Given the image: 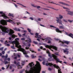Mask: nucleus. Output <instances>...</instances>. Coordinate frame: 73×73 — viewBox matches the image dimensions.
Segmentation results:
<instances>
[{
	"label": "nucleus",
	"mask_w": 73,
	"mask_h": 73,
	"mask_svg": "<svg viewBox=\"0 0 73 73\" xmlns=\"http://www.w3.org/2000/svg\"><path fill=\"white\" fill-rule=\"evenodd\" d=\"M55 55L56 56H59V54H58V52H56L54 53Z\"/></svg>",
	"instance_id": "27"
},
{
	"label": "nucleus",
	"mask_w": 73,
	"mask_h": 73,
	"mask_svg": "<svg viewBox=\"0 0 73 73\" xmlns=\"http://www.w3.org/2000/svg\"><path fill=\"white\" fill-rule=\"evenodd\" d=\"M15 41H12L11 40L9 41V42H7V40L5 42V44H7V43H9V44H13V45H14V44L15 45V47L17 48H19V45L20 44V43L19 42V38H17L15 39Z\"/></svg>",
	"instance_id": "5"
},
{
	"label": "nucleus",
	"mask_w": 73,
	"mask_h": 73,
	"mask_svg": "<svg viewBox=\"0 0 73 73\" xmlns=\"http://www.w3.org/2000/svg\"><path fill=\"white\" fill-rule=\"evenodd\" d=\"M18 48H19L17 50L18 51H21L23 52L24 54H25V57H29L28 55L26 54H27V52L23 48H21V45L18 46V47H17Z\"/></svg>",
	"instance_id": "7"
},
{
	"label": "nucleus",
	"mask_w": 73,
	"mask_h": 73,
	"mask_svg": "<svg viewBox=\"0 0 73 73\" xmlns=\"http://www.w3.org/2000/svg\"><path fill=\"white\" fill-rule=\"evenodd\" d=\"M24 70H25L24 69H23L21 71H20V73H23V72H24Z\"/></svg>",
	"instance_id": "29"
},
{
	"label": "nucleus",
	"mask_w": 73,
	"mask_h": 73,
	"mask_svg": "<svg viewBox=\"0 0 73 73\" xmlns=\"http://www.w3.org/2000/svg\"><path fill=\"white\" fill-rule=\"evenodd\" d=\"M17 4H19V5H22V6H23V7H25V8H27V7H26V6L20 4V3H17Z\"/></svg>",
	"instance_id": "22"
},
{
	"label": "nucleus",
	"mask_w": 73,
	"mask_h": 73,
	"mask_svg": "<svg viewBox=\"0 0 73 73\" xmlns=\"http://www.w3.org/2000/svg\"><path fill=\"white\" fill-rule=\"evenodd\" d=\"M50 8H51V9H54V10H55L56 11H58V9H54L52 7H49Z\"/></svg>",
	"instance_id": "32"
},
{
	"label": "nucleus",
	"mask_w": 73,
	"mask_h": 73,
	"mask_svg": "<svg viewBox=\"0 0 73 73\" xmlns=\"http://www.w3.org/2000/svg\"><path fill=\"white\" fill-rule=\"evenodd\" d=\"M58 3H59V4H62V5H64V3L63 2H58Z\"/></svg>",
	"instance_id": "24"
},
{
	"label": "nucleus",
	"mask_w": 73,
	"mask_h": 73,
	"mask_svg": "<svg viewBox=\"0 0 73 73\" xmlns=\"http://www.w3.org/2000/svg\"><path fill=\"white\" fill-rule=\"evenodd\" d=\"M7 60L8 61H9L10 60H11L10 58H8L7 59Z\"/></svg>",
	"instance_id": "47"
},
{
	"label": "nucleus",
	"mask_w": 73,
	"mask_h": 73,
	"mask_svg": "<svg viewBox=\"0 0 73 73\" xmlns=\"http://www.w3.org/2000/svg\"><path fill=\"white\" fill-rule=\"evenodd\" d=\"M29 19H30L31 20H33V18L32 17H30L29 18Z\"/></svg>",
	"instance_id": "44"
},
{
	"label": "nucleus",
	"mask_w": 73,
	"mask_h": 73,
	"mask_svg": "<svg viewBox=\"0 0 73 73\" xmlns=\"http://www.w3.org/2000/svg\"><path fill=\"white\" fill-rule=\"evenodd\" d=\"M38 61H40V62H41L42 61V60H41V59H40V58L38 59Z\"/></svg>",
	"instance_id": "49"
},
{
	"label": "nucleus",
	"mask_w": 73,
	"mask_h": 73,
	"mask_svg": "<svg viewBox=\"0 0 73 73\" xmlns=\"http://www.w3.org/2000/svg\"><path fill=\"white\" fill-rule=\"evenodd\" d=\"M18 35L19 36V37H21V35L19 33H18Z\"/></svg>",
	"instance_id": "45"
},
{
	"label": "nucleus",
	"mask_w": 73,
	"mask_h": 73,
	"mask_svg": "<svg viewBox=\"0 0 73 73\" xmlns=\"http://www.w3.org/2000/svg\"><path fill=\"white\" fill-rule=\"evenodd\" d=\"M11 48H12V49H15V46H11Z\"/></svg>",
	"instance_id": "33"
},
{
	"label": "nucleus",
	"mask_w": 73,
	"mask_h": 73,
	"mask_svg": "<svg viewBox=\"0 0 73 73\" xmlns=\"http://www.w3.org/2000/svg\"><path fill=\"white\" fill-rule=\"evenodd\" d=\"M69 50L68 48H66L64 50V53H65V54H68L69 53V51L68 50Z\"/></svg>",
	"instance_id": "15"
},
{
	"label": "nucleus",
	"mask_w": 73,
	"mask_h": 73,
	"mask_svg": "<svg viewBox=\"0 0 73 73\" xmlns=\"http://www.w3.org/2000/svg\"><path fill=\"white\" fill-rule=\"evenodd\" d=\"M17 30H18L17 31H20V29H18Z\"/></svg>",
	"instance_id": "62"
},
{
	"label": "nucleus",
	"mask_w": 73,
	"mask_h": 73,
	"mask_svg": "<svg viewBox=\"0 0 73 73\" xmlns=\"http://www.w3.org/2000/svg\"><path fill=\"white\" fill-rule=\"evenodd\" d=\"M35 35L36 36H37V37L35 36V37H36V38H40L41 39V38H40V37H38V34L36 33L35 34Z\"/></svg>",
	"instance_id": "18"
},
{
	"label": "nucleus",
	"mask_w": 73,
	"mask_h": 73,
	"mask_svg": "<svg viewBox=\"0 0 73 73\" xmlns=\"http://www.w3.org/2000/svg\"><path fill=\"white\" fill-rule=\"evenodd\" d=\"M27 30L29 32L31 33V29H28Z\"/></svg>",
	"instance_id": "37"
},
{
	"label": "nucleus",
	"mask_w": 73,
	"mask_h": 73,
	"mask_svg": "<svg viewBox=\"0 0 73 73\" xmlns=\"http://www.w3.org/2000/svg\"><path fill=\"white\" fill-rule=\"evenodd\" d=\"M36 64L35 65L36 67H37L38 69H35L33 70V68H35L34 67V64L32 62L29 63V64L30 67H31L30 70L29 71H25V73H40L41 71V66L40 64V63L38 61H36Z\"/></svg>",
	"instance_id": "1"
},
{
	"label": "nucleus",
	"mask_w": 73,
	"mask_h": 73,
	"mask_svg": "<svg viewBox=\"0 0 73 73\" xmlns=\"http://www.w3.org/2000/svg\"><path fill=\"white\" fill-rule=\"evenodd\" d=\"M33 42L34 43V44H38V43H37V42L36 41H33Z\"/></svg>",
	"instance_id": "34"
},
{
	"label": "nucleus",
	"mask_w": 73,
	"mask_h": 73,
	"mask_svg": "<svg viewBox=\"0 0 73 73\" xmlns=\"http://www.w3.org/2000/svg\"><path fill=\"white\" fill-rule=\"evenodd\" d=\"M29 40H25V41H27V42H28V41L29 42H31L32 41H31V39L30 38L29 39Z\"/></svg>",
	"instance_id": "23"
},
{
	"label": "nucleus",
	"mask_w": 73,
	"mask_h": 73,
	"mask_svg": "<svg viewBox=\"0 0 73 73\" xmlns=\"http://www.w3.org/2000/svg\"><path fill=\"white\" fill-rule=\"evenodd\" d=\"M30 51H31V52H32V53H34V52H35V53H36V52H35L33 50H30Z\"/></svg>",
	"instance_id": "41"
},
{
	"label": "nucleus",
	"mask_w": 73,
	"mask_h": 73,
	"mask_svg": "<svg viewBox=\"0 0 73 73\" xmlns=\"http://www.w3.org/2000/svg\"><path fill=\"white\" fill-rule=\"evenodd\" d=\"M31 57L32 58H36V56H34V55L33 54H32L31 55Z\"/></svg>",
	"instance_id": "26"
},
{
	"label": "nucleus",
	"mask_w": 73,
	"mask_h": 73,
	"mask_svg": "<svg viewBox=\"0 0 73 73\" xmlns=\"http://www.w3.org/2000/svg\"><path fill=\"white\" fill-rule=\"evenodd\" d=\"M40 26H41V27H46L44 25H41V24H40Z\"/></svg>",
	"instance_id": "43"
},
{
	"label": "nucleus",
	"mask_w": 73,
	"mask_h": 73,
	"mask_svg": "<svg viewBox=\"0 0 73 73\" xmlns=\"http://www.w3.org/2000/svg\"><path fill=\"white\" fill-rule=\"evenodd\" d=\"M48 70H52V69H51L50 68H49Z\"/></svg>",
	"instance_id": "63"
},
{
	"label": "nucleus",
	"mask_w": 73,
	"mask_h": 73,
	"mask_svg": "<svg viewBox=\"0 0 73 73\" xmlns=\"http://www.w3.org/2000/svg\"><path fill=\"white\" fill-rule=\"evenodd\" d=\"M3 49H4L3 47H2L0 48V50H3Z\"/></svg>",
	"instance_id": "40"
},
{
	"label": "nucleus",
	"mask_w": 73,
	"mask_h": 73,
	"mask_svg": "<svg viewBox=\"0 0 73 73\" xmlns=\"http://www.w3.org/2000/svg\"><path fill=\"white\" fill-rule=\"evenodd\" d=\"M56 21L57 22V23H59V24L62 25V22L61 20V19L63 18V16L61 15H59V17H56Z\"/></svg>",
	"instance_id": "8"
},
{
	"label": "nucleus",
	"mask_w": 73,
	"mask_h": 73,
	"mask_svg": "<svg viewBox=\"0 0 73 73\" xmlns=\"http://www.w3.org/2000/svg\"><path fill=\"white\" fill-rule=\"evenodd\" d=\"M23 19H27V17H23Z\"/></svg>",
	"instance_id": "53"
},
{
	"label": "nucleus",
	"mask_w": 73,
	"mask_h": 73,
	"mask_svg": "<svg viewBox=\"0 0 73 73\" xmlns=\"http://www.w3.org/2000/svg\"><path fill=\"white\" fill-rule=\"evenodd\" d=\"M9 16H12L13 17V14L9 13Z\"/></svg>",
	"instance_id": "21"
},
{
	"label": "nucleus",
	"mask_w": 73,
	"mask_h": 73,
	"mask_svg": "<svg viewBox=\"0 0 73 73\" xmlns=\"http://www.w3.org/2000/svg\"><path fill=\"white\" fill-rule=\"evenodd\" d=\"M45 47H46V48H49L52 51V52H53V50H52L51 49V48H53V49H54L55 50H57L58 49V48L57 47L53 46H49L48 45H46L45 46Z\"/></svg>",
	"instance_id": "9"
},
{
	"label": "nucleus",
	"mask_w": 73,
	"mask_h": 73,
	"mask_svg": "<svg viewBox=\"0 0 73 73\" xmlns=\"http://www.w3.org/2000/svg\"><path fill=\"white\" fill-rule=\"evenodd\" d=\"M9 64L8 66H6L7 68L6 69H8V68H9Z\"/></svg>",
	"instance_id": "48"
},
{
	"label": "nucleus",
	"mask_w": 73,
	"mask_h": 73,
	"mask_svg": "<svg viewBox=\"0 0 73 73\" xmlns=\"http://www.w3.org/2000/svg\"><path fill=\"white\" fill-rule=\"evenodd\" d=\"M59 28L60 29H64V26H60Z\"/></svg>",
	"instance_id": "25"
},
{
	"label": "nucleus",
	"mask_w": 73,
	"mask_h": 73,
	"mask_svg": "<svg viewBox=\"0 0 73 73\" xmlns=\"http://www.w3.org/2000/svg\"><path fill=\"white\" fill-rule=\"evenodd\" d=\"M7 22L10 23H11L13 25H15V24L17 23V25H19L21 24V23H15L13 20H12L11 19H9V20H7V21H5V20H2L0 21V23L3 25H7Z\"/></svg>",
	"instance_id": "4"
},
{
	"label": "nucleus",
	"mask_w": 73,
	"mask_h": 73,
	"mask_svg": "<svg viewBox=\"0 0 73 73\" xmlns=\"http://www.w3.org/2000/svg\"><path fill=\"white\" fill-rule=\"evenodd\" d=\"M36 7H37V8H40V6H36Z\"/></svg>",
	"instance_id": "50"
},
{
	"label": "nucleus",
	"mask_w": 73,
	"mask_h": 73,
	"mask_svg": "<svg viewBox=\"0 0 73 73\" xmlns=\"http://www.w3.org/2000/svg\"><path fill=\"white\" fill-rule=\"evenodd\" d=\"M64 46H66V47H68V46H67V45H64Z\"/></svg>",
	"instance_id": "59"
},
{
	"label": "nucleus",
	"mask_w": 73,
	"mask_h": 73,
	"mask_svg": "<svg viewBox=\"0 0 73 73\" xmlns=\"http://www.w3.org/2000/svg\"><path fill=\"white\" fill-rule=\"evenodd\" d=\"M68 21L70 22V23H72V22H73V20H70L69 19L68 20Z\"/></svg>",
	"instance_id": "35"
},
{
	"label": "nucleus",
	"mask_w": 73,
	"mask_h": 73,
	"mask_svg": "<svg viewBox=\"0 0 73 73\" xmlns=\"http://www.w3.org/2000/svg\"><path fill=\"white\" fill-rule=\"evenodd\" d=\"M2 58H4V57H5V58L4 59V60L6 61V60H7V58H8V54H6V56H5L3 55L1 56Z\"/></svg>",
	"instance_id": "16"
},
{
	"label": "nucleus",
	"mask_w": 73,
	"mask_h": 73,
	"mask_svg": "<svg viewBox=\"0 0 73 73\" xmlns=\"http://www.w3.org/2000/svg\"><path fill=\"white\" fill-rule=\"evenodd\" d=\"M29 48V47H25L26 49H28Z\"/></svg>",
	"instance_id": "54"
},
{
	"label": "nucleus",
	"mask_w": 73,
	"mask_h": 73,
	"mask_svg": "<svg viewBox=\"0 0 73 73\" xmlns=\"http://www.w3.org/2000/svg\"><path fill=\"white\" fill-rule=\"evenodd\" d=\"M45 62H42V64L44 65H45Z\"/></svg>",
	"instance_id": "64"
},
{
	"label": "nucleus",
	"mask_w": 73,
	"mask_h": 73,
	"mask_svg": "<svg viewBox=\"0 0 73 73\" xmlns=\"http://www.w3.org/2000/svg\"><path fill=\"white\" fill-rule=\"evenodd\" d=\"M42 40H49V38H45L44 39L42 38Z\"/></svg>",
	"instance_id": "20"
},
{
	"label": "nucleus",
	"mask_w": 73,
	"mask_h": 73,
	"mask_svg": "<svg viewBox=\"0 0 73 73\" xmlns=\"http://www.w3.org/2000/svg\"><path fill=\"white\" fill-rule=\"evenodd\" d=\"M0 29H1L3 32L4 33H9V34L11 35V36L12 38H15V37L16 36L14 35H12V34L14 33V32L13 30L11 29H8L5 27H3L1 25H0Z\"/></svg>",
	"instance_id": "2"
},
{
	"label": "nucleus",
	"mask_w": 73,
	"mask_h": 73,
	"mask_svg": "<svg viewBox=\"0 0 73 73\" xmlns=\"http://www.w3.org/2000/svg\"><path fill=\"white\" fill-rule=\"evenodd\" d=\"M64 22H65V23H68V21H66L65 20H64Z\"/></svg>",
	"instance_id": "61"
},
{
	"label": "nucleus",
	"mask_w": 73,
	"mask_h": 73,
	"mask_svg": "<svg viewBox=\"0 0 73 73\" xmlns=\"http://www.w3.org/2000/svg\"><path fill=\"white\" fill-rule=\"evenodd\" d=\"M13 29H14V31H18L17 29L16 28H14Z\"/></svg>",
	"instance_id": "36"
},
{
	"label": "nucleus",
	"mask_w": 73,
	"mask_h": 73,
	"mask_svg": "<svg viewBox=\"0 0 73 73\" xmlns=\"http://www.w3.org/2000/svg\"><path fill=\"white\" fill-rule=\"evenodd\" d=\"M0 14H2L1 15L2 17H3L4 19H7V18H8V17H7V16L5 15V14L3 13V12L0 11Z\"/></svg>",
	"instance_id": "14"
},
{
	"label": "nucleus",
	"mask_w": 73,
	"mask_h": 73,
	"mask_svg": "<svg viewBox=\"0 0 73 73\" xmlns=\"http://www.w3.org/2000/svg\"><path fill=\"white\" fill-rule=\"evenodd\" d=\"M24 70H25L24 69H23L21 71H20V73H23V72H24Z\"/></svg>",
	"instance_id": "30"
},
{
	"label": "nucleus",
	"mask_w": 73,
	"mask_h": 73,
	"mask_svg": "<svg viewBox=\"0 0 73 73\" xmlns=\"http://www.w3.org/2000/svg\"><path fill=\"white\" fill-rule=\"evenodd\" d=\"M50 27H51L52 29H52V28H55L56 29V31L57 32H59V33H61V31H60V30H59V29H58L57 28H57L56 27H54V26L52 25H50Z\"/></svg>",
	"instance_id": "12"
},
{
	"label": "nucleus",
	"mask_w": 73,
	"mask_h": 73,
	"mask_svg": "<svg viewBox=\"0 0 73 73\" xmlns=\"http://www.w3.org/2000/svg\"><path fill=\"white\" fill-rule=\"evenodd\" d=\"M50 3H52V4H56V5H60L58 4V3L56 4L55 3H54L53 1L50 2Z\"/></svg>",
	"instance_id": "19"
},
{
	"label": "nucleus",
	"mask_w": 73,
	"mask_h": 73,
	"mask_svg": "<svg viewBox=\"0 0 73 73\" xmlns=\"http://www.w3.org/2000/svg\"><path fill=\"white\" fill-rule=\"evenodd\" d=\"M31 6H32V7H36L37 5H35L34 4H31Z\"/></svg>",
	"instance_id": "28"
},
{
	"label": "nucleus",
	"mask_w": 73,
	"mask_h": 73,
	"mask_svg": "<svg viewBox=\"0 0 73 73\" xmlns=\"http://www.w3.org/2000/svg\"><path fill=\"white\" fill-rule=\"evenodd\" d=\"M14 64H15L17 66L18 69H21V68H22V66L20 65V62H18L17 63L15 61L14 62Z\"/></svg>",
	"instance_id": "11"
},
{
	"label": "nucleus",
	"mask_w": 73,
	"mask_h": 73,
	"mask_svg": "<svg viewBox=\"0 0 73 73\" xmlns=\"http://www.w3.org/2000/svg\"><path fill=\"white\" fill-rule=\"evenodd\" d=\"M54 39L55 40H56V41H57L58 40H59V42H60V45L61 46H63L64 45V41H61L60 40V39H57L56 38H54Z\"/></svg>",
	"instance_id": "13"
},
{
	"label": "nucleus",
	"mask_w": 73,
	"mask_h": 73,
	"mask_svg": "<svg viewBox=\"0 0 73 73\" xmlns=\"http://www.w3.org/2000/svg\"><path fill=\"white\" fill-rule=\"evenodd\" d=\"M7 45L8 46H10V44H7Z\"/></svg>",
	"instance_id": "56"
},
{
	"label": "nucleus",
	"mask_w": 73,
	"mask_h": 73,
	"mask_svg": "<svg viewBox=\"0 0 73 73\" xmlns=\"http://www.w3.org/2000/svg\"><path fill=\"white\" fill-rule=\"evenodd\" d=\"M2 70H4V69H5V68H4L3 67H2Z\"/></svg>",
	"instance_id": "60"
},
{
	"label": "nucleus",
	"mask_w": 73,
	"mask_h": 73,
	"mask_svg": "<svg viewBox=\"0 0 73 73\" xmlns=\"http://www.w3.org/2000/svg\"><path fill=\"white\" fill-rule=\"evenodd\" d=\"M46 53H48V56L50 57L48 58V61H54V60H56V63H57L58 62H60V63H61V62H62V61H60V59L57 58V56H56V55L54 54H51L49 51H47Z\"/></svg>",
	"instance_id": "3"
},
{
	"label": "nucleus",
	"mask_w": 73,
	"mask_h": 73,
	"mask_svg": "<svg viewBox=\"0 0 73 73\" xmlns=\"http://www.w3.org/2000/svg\"><path fill=\"white\" fill-rule=\"evenodd\" d=\"M64 9H67L66 10V11H67L68 12L67 13L68 15H70V16H73V11H68V10H69V9L66 8V7H64Z\"/></svg>",
	"instance_id": "10"
},
{
	"label": "nucleus",
	"mask_w": 73,
	"mask_h": 73,
	"mask_svg": "<svg viewBox=\"0 0 73 73\" xmlns=\"http://www.w3.org/2000/svg\"><path fill=\"white\" fill-rule=\"evenodd\" d=\"M69 60H72V58H71V57H69Z\"/></svg>",
	"instance_id": "55"
},
{
	"label": "nucleus",
	"mask_w": 73,
	"mask_h": 73,
	"mask_svg": "<svg viewBox=\"0 0 73 73\" xmlns=\"http://www.w3.org/2000/svg\"><path fill=\"white\" fill-rule=\"evenodd\" d=\"M70 42L68 41H64V43L67 44V45H69V44Z\"/></svg>",
	"instance_id": "17"
},
{
	"label": "nucleus",
	"mask_w": 73,
	"mask_h": 73,
	"mask_svg": "<svg viewBox=\"0 0 73 73\" xmlns=\"http://www.w3.org/2000/svg\"><path fill=\"white\" fill-rule=\"evenodd\" d=\"M46 66H48L50 65V66H54V68H56V69H58V73H62L61 71V69L60 68V67L55 64H54L52 63H47L45 64Z\"/></svg>",
	"instance_id": "6"
},
{
	"label": "nucleus",
	"mask_w": 73,
	"mask_h": 73,
	"mask_svg": "<svg viewBox=\"0 0 73 73\" xmlns=\"http://www.w3.org/2000/svg\"><path fill=\"white\" fill-rule=\"evenodd\" d=\"M41 19H42V18L41 19V18H38L37 20L39 21H41Z\"/></svg>",
	"instance_id": "31"
},
{
	"label": "nucleus",
	"mask_w": 73,
	"mask_h": 73,
	"mask_svg": "<svg viewBox=\"0 0 73 73\" xmlns=\"http://www.w3.org/2000/svg\"><path fill=\"white\" fill-rule=\"evenodd\" d=\"M14 5L15 7H16V8H17V7H18V6H17V5L15 3H14Z\"/></svg>",
	"instance_id": "38"
},
{
	"label": "nucleus",
	"mask_w": 73,
	"mask_h": 73,
	"mask_svg": "<svg viewBox=\"0 0 73 73\" xmlns=\"http://www.w3.org/2000/svg\"><path fill=\"white\" fill-rule=\"evenodd\" d=\"M38 57L39 58H42V57L41 56H38Z\"/></svg>",
	"instance_id": "58"
},
{
	"label": "nucleus",
	"mask_w": 73,
	"mask_h": 73,
	"mask_svg": "<svg viewBox=\"0 0 73 73\" xmlns=\"http://www.w3.org/2000/svg\"><path fill=\"white\" fill-rule=\"evenodd\" d=\"M64 5H66V6H69V5L65 3H64Z\"/></svg>",
	"instance_id": "39"
},
{
	"label": "nucleus",
	"mask_w": 73,
	"mask_h": 73,
	"mask_svg": "<svg viewBox=\"0 0 73 73\" xmlns=\"http://www.w3.org/2000/svg\"><path fill=\"white\" fill-rule=\"evenodd\" d=\"M23 32L25 33H27V31H26V30H24Z\"/></svg>",
	"instance_id": "52"
},
{
	"label": "nucleus",
	"mask_w": 73,
	"mask_h": 73,
	"mask_svg": "<svg viewBox=\"0 0 73 73\" xmlns=\"http://www.w3.org/2000/svg\"><path fill=\"white\" fill-rule=\"evenodd\" d=\"M8 62L7 61H6L5 63V64H8Z\"/></svg>",
	"instance_id": "57"
},
{
	"label": "nucleus",
	"mask_w": 73,
	"mask_h": 73,
	"mask_svg": "<svg viewBox=\"0 0 73 73\" xmlns=\"http://www.w3.org/2000/svg\"><path fill=\"white\" fill-rule=\"evenodd\" d=\"M21 40H25V38H22L21 39Z\"/></svg>",
	"instance_id": "42"
},
{
	"label": "nucleus",
	"mask_w": 73,
	"mask_h": 73,
	"mask_svg": "<svg viewBox=\"0 0 73 73\" xmlns=\"http://www.w3.org/2000/svg\"><path fill=\"white\" fill-rule=\"evenodd\" d=\"M2 35H5V33H2Z\"/></svg>",
	"instance_id": "51"
},
{
	"label": "nucleus",
	"mask_w": 73,
	"mask_h": 73,
	"mask_svg": "<svg viewBox=\"0 0 73 73\" xmlns=\"http://www.w3.org/2000/svg\"><path fill=\"white\" fill-rule=\"evenodd\" d=\"M2 54H4L5 53V51H3L2 52Z\"/></svg>",
	"instance_id": "46"
}]
</instances>
